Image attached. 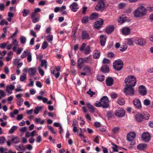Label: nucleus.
I'll list each match as a JSON object with an SVG mask.
<instances>
[{"label": "nucleus", "instance_id": "f257e3e1", "mask_svg": "<svg viewBox=\"0 0 153 153\" xmlns=\"http://www.w3.org/2000/svg\"><path fill=\"white\" fill-rule=\"evenodd\" d=\"M125 83L126 85H130L131 86H134L136 83V78L134 76H128L126 78Z\"/></svg>", "mask_w": 153, "mask_h": 153}, {"label": "nucleus", "instance_id": "f03ea898", "mask_svg": "<svg viewBox=\"0 0 153 153\" xmlns=\"http://www.w3.org/2000/svg\"><path fill=\"white\" fill-rule=\"evenodd\" d=\"M123 62L120 59L116 60L113 64V67L117 71H120L123 68Z\"/></svg>", "mask_w": 153, "mask_h": 153}, {"label": "nucleus", "instance_id": "7ed1b4c3", "mask_svg": "<svg viewBox=\"0 0 153 153\" xmlns=\"http://www.w3.org/2000/svg\"><path fill=\"white\" fill-rule=\"evenodd\" d=\"M149 117V116L148 114H141L140 113H138L135 116L136 120L137 121L140 122H141L143 119L148 120Z\"/></svg>", "mask_w": 153, "mask_h": 153}, {"label": "nucleus", "instance_id": "20e7f679", "mask_svg": "<svg viewBox=\"0 0 153 153\" xmlns=\"http://www.w3.org/2000/svg\"><path fill=\"white\" fill-rule=\"evenodd\" d=\"M124 92L126 95L132 96L134 94V89L130 85H126Z\"/></svg>", "mask_w": 153, "mask_h": 153}, {"label": "nucleus", "instance_id": "39448f33", "mask_svg": "<svg viewBox=\"0 0 153 153\" xmlns=\"http://www.w3.org/2000/svg\"><path fill=\"white\" fill-rule=\"evenodd\" d=\"M105 0H98V2L95 7V9L97 11H102L105 8Z\"/></svg>", "mask_w": 153, "mask_h": 153}, {"label": "nucleus", "instance_id": "423d86ee", "mask_svg": "<svg viewBox=\"0 0 153 153\" xmlns=\"http://www.w3.org/2000/svg\"><path fill=\"white\" fill-rule=\"evenodd\" d=\"M102 107L103 108H107L109 107V100L107 97L103 96L100 99Z\"/></svg>", "mask_w": 153, "mask_h": 153}, {"label": "nucleus", "instance_id": "0eeeda50", "mask_svg": "<svg viewBox=\"0 0 153 153\" xmlns=\"http://www.w3.org/2000/svg\"><path fill=\"white\" fill-rule=\"evenodd\" d=\"M134 41L136 44L140 46H143L146 44L145 39L142 38H137L134 39Z\"/></svg>", "mask_w": 153, "mask_h": 153}, {"label": "nucleus", "instance_id": "6e6552de", "mask_svg": "<svg viewBox=\"0 0 153 153\" xmlns=\"http://www.w3.org/2000/svg\"><path fill=\"white\" fill-rule=\"evenodd\" d=\"M135 137L136 134L133 132H130L127 134V139L128 140L131 142V145L134 144L133 142V141H134V140L135 138Z\"/></svg>", "mask_w": 153, "mask_h": 153}, {"label": "nucleus", "instance_id": "1a4fd4ad", "mask_svg": "<svg viewBox=\"0 0 153 153\" xmlns=\"http://www.w3.org/2000/svg\"><path fill=\"white\" fill-rule=\"evenodd\" d=\"M142 140L144 142H149L150 140L151 136L149 134L148 132H144L142 135Z\"/></svg>", "mask_w": 153, "mask_h": 153}, {"label": "nucleus", "instance_id": "9d476101", "mask_svg": "<svg viewBox=\"0 0 153 153\" xmlns=\"http://www.w3.org/2000/svg\"><path fill=\"white\" fill-rule=\"evenodd\" d=\"M125 114V111L122 108H119L115 111V114L117 116L122 117L124 116Z\"/></svg>", "mask_w": 153, "mask_h": 153}, {"label": "nucleus", "instance_id": "9b49d317", "mask_svg": "<svg viewBox=\"0 0 153 153\" xmlns=\"http://www.w3.org/2000/svg\"><path fill=\"white\" fill-rule=\"evenodd\" d=\"M133 103L135 107L138 109L141 108L142 106L141 102L140 100L138 99H135L133 100Z\"/></svg>", "mask_w": 153, "mask_h": 153}, {"label": "nucleus", "instance_id": "f8f14e48", "mask_svg": "<svg viewBox=\"0 0 153 153\" xmlns=\"http://www.w3.org/2000/svg\"><path fill=\"white\" fill-rule=\"evenodd\" d=\"M81 36L82 39L83 40H89L91 38L90 35L86 31H82Z\"/></svg>", "mask_w": 153, "mask_h": 153}, {"label": "nucleus", "instance_id": "ddd939ff", "mask_svg": "<svg viewBox=\"0 0 153 153\" xmlns=\"http://www.w3.org/2000/svg\"><path fill=\"white\" fill-rule=\"evenodd\" d=\"M103 24V20L101 19L100 20L97 21L94 23V27L95 28L99 29L102 27Z\"/></svg>", "mask_w": 153, "mask_h": 153}, {"label": "nucleus", "instance_id": "4468645a", "mask_svg": "<svg viewBox=\"0 0 153 153\" xmlns=\"http://www.w3.org/2000/svg\"><path fill=\"white\" fill-rule=\"evenodd\" d=\"M138 91L140 95L143 96L146 95L147 94V91L145 87L143 85H140L139 87Z\"/></svg>", "mask_w": 153, "mask_h": 153}, {"label": "nucleus", "instance_id": "2eb2a0df", "mask_svg": "<svg viewBox=\"0 0 153 153\" xmlns=\"http://www.w3.org/2000/svg\"><path fill=\"white\" fill-rule=\"evenodd\" d=\"M69 7L72 11L74 12L77 11L79 9L78 4L75 2H73L69 6Z\"/></svg>", "mask_w": 153, "mask_h": 153}, {"label": "nucleus", "instance_id": "dca6fc26", "mask_svg": "<svg viewBox=\"0 0 153 153\" xmlns=\"http://www.w3.org/2000/svg\"><path fill=\"white\" fill-rule=\"evenodd\" d=\"M28 72L30 77L33 76L36 73V69L34 67L30 68L28 69Z\"/></svg>", "mask_w": 153, "mask_h": 153}, {"label": "nucleus", "instance_id": "f3484780", "mask_svg": "<svg viewBox=\"0 0 153 153\" xmlns=\"http://www.w3.org/2000/svg\"><path fill=\"white\" fill-rule=\"evenodd\" d=\"M130 29L127 27H125L122 30V33L125 35H128L130 33Z\"/></svg>", "mask_w": 153, "mask_h": 153}, {"label": "nucleus", "instance_id": "a211bd4d", "mask_svg": "<svg viewBox=\"0 0 153 153\" xmlns=\"http://www.w3.org/2000/svg\"><path fill=\"white\" fill-rule=\"evenodd\" d=\"M106 84L108 86H111L113 83V79L111 77H108L106 79Z\"/></svg>", "mask_w": 153, "mask_h": 153}, {"label": "nucleus", "instance_id": "6ab92c4d", "mask_svg": "<svg viewBox=\"0 0 153 153\" xmlns=\"http://www.w3.org/2000/svg\"><path fill=\"white\" fill-rule=\"evenodd\" d=\"M100 37L101 45L102 46H104L105 45L106 43V37L105 36L101 35L100 36Z\"/></svg>", "mask_w": 153, "mask_h": 153}, {"label": "nucleus", "instance_id": "aec40b11", "mask_svg": "<svg viewBox=\"0 0 153 153\" xmlns=\"http://www.w3.org/2000/svg\"><path fill=\"white\" fill-rule=\"evenodd\" d=\"M138 8V9H139L140 11V13H142L143 14H142V16H143L145 15L147 11V9L145 8L143 6H140Z\"/></svg>", "mask_w": 153, "mask_h": 153}, {"label": "nucleus", "instance_id": "412c9836", "mask_svg": "<svg viewBox=\"0 0 153 153\" xmlns=\"http://www.w3.org/2000/svg\"><path fill=\"white\" fill-rule=\"evenodd\" d=\"M84 63L83 59L80 58L78 59L77 61V66L79 69H81L82 68Z\"/></svg>", "mask_w": 153, "mask_h": 153}, {"label": "nucleus", "instance_id": "4be33fe9", "mask_svg": "<svg viewBox=\"0 0 153 153\" xmlns=\"http://www.w3.org/2000/svg\"><path fill=\"white\" fill-rule=\"evenodd\" d=\"M114 26L111 25L107 27L106 29V33L108 34H111L114 30Z\"/></svg>", "mask_w": 153, "mask_h": 153}, {"label": "nucleus", "instance_id": "5701e85b", "mask_svg": "<svg viewBox=\"0 0 153 153\" xmlns=\"http://www.w3.org/2000/svg\"><path fill=\"white\" fill-rule=\"evenodd\" d=\"M31 18L32 19V22L33 23H36L38 22L39 19V17H36V14L34 13H32L31 15Z\"/></svg>", "mask_w": 153, "mask_h": 153}, {"label": "nucleus", "instance_id": "b1692460", "mask_svg": "<svg viewBox=\"0 0 153 153\" xmlns=\"http://www.w3.org/2000/svg\"><path fill=\"white\" fill-rule=\"evenodd\" d=\"M147 145L146 144H140L137 146V148L140 150H143L147 148Z\"/></svg>", "mask_w": 153, "mask_h": 153}, {"label": "nucleus", "instance_id": "393cba45", "mask_svg": "<svg viewBox=\"0 0 153 153\" xmlns=\"http://www.w3.org/2000/svg\"><path fill=\"white\" fill-rule=\"evenodd\" d=\"M99 14L97 13H93L91 14L89 18L91 20H94L98 17Z\"/></svg>", "mask_w": 153, "mask_h": 153}, {"label": "nucleus", "instance_id": "a878e982", "mask_svg": "<svg viewBox=\"0 0 153 153\" xmlns=\"http://www.w3.org/2000/svg\"><path fill=\"white\" fill-rule=\"evenodd\" d=\"M126 44L127 46L128 45L130 46L133 45L134 43V40L132 38H128L126 39Z\"/></svg>", "mask_w": 153, "mask_h": 153}, {"label": "nucleus", "instance_id": "bb28decb", "mask_svg": "<svg viewBox=\"0 0 153 153\" xmlns=\"http://www.w3.org/2000/svg\"><path fill=\"white\" fill-rule=\"evenodd\" d=\"M142 14H143L142 13H140V11L139 9H138V7L137 9L135 10L134 13V15L135 17H141L142 16Z\"/></svg>", "mask_w": 153, "mask_h": 153}, {"label": "nucleus", "instance_id": "cd10ccee", "mask_svg": "<svg viewBox=\"0 0 153 153\" xmlns=\"http://www.w3.org/2000/svg\"><path fill=\"white\" fill-rule=\"evenodd\" d=\"M101 71L104 73H107L109 71V67L107 65H104L101 68Z\"/></svg>", "mask_w": 153, "mask_h": 153}, {"label": "nucleus", "instance_id": "c85d7f7f", "mask_svg": "<svg viewBox=\"0 0 153 153\" xmlns=\"http://www.w3.org/2000/svg\"><path fill=\"white\" fill-rule=\"evenodd\" d=\"M87 106L90 111L91 112H94L95 108L89 103H87Z\"/></svg>", "mask_w": 153, "mask_h": 153}, {"label": "nucleus", "instance_id": "c756f323", "mask_svg": "<svg viewBox=\"0 0 153 153\" xmlns=\"http://www.w3.org/2000/svg\"><path fill=\"white\" fill-rule=\"evenodd\" d=\"M100 56V52L98 51H95L93 56L94 59H98Z\"/></svg>", "mask_w": 153, "mask_h": 153}, {"label": "nucleus", "instance_id": "7c9ffc66", "mask_svg": "<svg viewBox=\"0 0 153 153\" xmlns=\"http://www.w3.org/2000/svg\"><path fill=\"white\" fill-rule=\"evenodd\" d=\"M83 59L84 62L88 63H90L92 59L91 56V55H89L87 57L84 58Z\"/></svg>", "mask_w": 153, "mask_h": 153}, {"label": "nucleus", "instance_id": "2f4dec72", "mask_svg": "<svg viewBox=\"0 0 153 153\" xmlns=\"http://www.w3.org/2000/svg\"><path fill=\"white\" fill-rule=\"evenodd\" d=\"M30 11L29 10L24 9L22 11L23 13V16L24 17L26 16L30 13Z\"/></svg>", "mask_w": 153, "mask_h": 153}, {"label": "nucleus", "instance_id": "473e14b6", "mask_svg": "<svg viewBox=\"0 0 153 153\" xmlns=\"http://www.w3.org/2000/svg\"><path fill=\"white\" fill-rule=\"evenodd\" d=\"M89 21V18L88 16H85L82 18L81 22L83 24H85L88 23Z\"/></svg>", "mask_w": 153, "mask_h": 153}, {"label": "nucleus", "instance_id": "72a5a7b5", "mask_svg": "<svg viewBox=\"0 0 153 153\" xmlns=\"http://www.w3.org/2000/svg\"><path fill=\"white\" fill-rule=\"evenodd\" d=\"M15 144L18 143L20 141V138L17 137L12 138L11 140Z\"/></svg>", "mask_w": 153, "mask_h": 153}, {"label": "nucleus", "instance_id": "f704fd0d", "mask_svg": "<svg viewBox=\"0 0 153 153\" xmlns=\"http://www.w3.org/2000/svg\"><path fill=\"white\" fill-rule=\"evenodd\" d=\"M42 108L43 107L42 106L36 107L34 111V113L36 114H38L39 111L41 110Z\"/></svg>", "mask_w": 153, "mask_h": 153}, {"label": "nucleus", "instance_id": "c9c22d12", "mask_svg": "<svg viewBox=\"0 0 153 153\" xmlns=\"http://www.w3.org/2000/svg\"><path fill=\"white\" fill-rule=\"evenodd\" d=\"M90 47L89 46H87L84 49V53L86 55H88L90 53Z\"/></svg>", "mask_w": 153, "mask_h": 153}, {"label": "nucleus", "instance_id": "e433bc0d", "mask_svg": "<svg viewBox=\"0 0 153 153\" xmlns=\"http://www.w3.org/2000/svg\"><path fill=\"white\" fill-rule=\"evenodd\" d=\"M126 19L124 17H120L118 19V21L120 23H123L126 21Z\"/></svg>", "mask_w": 153, "mask_h": 153}, {"label": "nucleus", "instance_id": "4c0bfd02", "mask_svg": "<svg viewBox=\"0 0 153 153\" xmlns=\"http://www.w3.org/2000/svg\"><path fill=\"white\" fill-rule=\"evenodd\" d=\"M125 101L123 99H119L117 100V102L120 105H123L124 104Z\"/></svg>", "mask_w": 153, "mask_h": 153}, {"label": "nucleus", "instance_id": "58836bf2", "mask_svg": "<svg viewBox=\"0 0 153 153\" xmlns=\"http://www.w3.org/2000/svg\"><path fill=\"white\" fill-rule=\"evenodd\" d=\"M20 41L22 44H24L26 43V39L25 37L22 36L20 38Z\"/></svg>", "mask_w": 153, "mask_h": 153}, {"label": "nucleus", "instance_id": "ea45409f", "mask_svg": "<svg viewBox=\"0 0 153 153\" xmlns=\"http://www.w3.org/2000/svg\"><path fill=\"white\" fill-rule=\"evenodd\" d=\"M17 126H13L10 130L9 131V133L10 134L13 133L14 131L17 129Z\"/></svg>", "mask_w": 153, "mask_h": 153}, {"label": "nucleus", "instance_id": "a19ab883", "mask_svg": "<svg viewBox=\"0 0 153 153\" xmlns=\"http://www.w3.org/2000/svg\"><path fill=\"white\" fill-rule=\"evenodd\" d=\"M104 77L105 76L103 75H98L97 77V79L100 82H102L105 79Z\"/></svg>", "mask_w": 153, "mask_h": 153}, {"label": "nucleus", "instance_id": "79ce46f5", "mask_svg": "<svg viewBox=\"0 0 153 153\" xmlns=\"http://www.w3.org/2000/svg\"><path fill=\"white\" fill-rule=\"evenodd\" d=\"M27 55V60L28 62H31L32 60L31 53H28Z\"/></svg>", "mask_w": 153, "mask_h": 153}, {"label": "nucleus", "instance_id": "37998d69", "mask_svg": "<svg viewBox=\"0 0 153 153\" xmlns=\"http://www.w3.org/2000/svg\"><path fill=\"white\" fill-rule=\"evenodd\" d=\"M48 46V42L46 41H45L43 42V44L42 45V48L43 49H45Z\"/></svg>", "mask_w": 153, "mask_h": 153}, {"label": "nucleus", "instance_id": "c03bdc74", "mask_svg": "<svg viewBox=\"0 0 153 153\" xmlns=\"http://www.w3.org/2000/svg\"><path fill=\"white\" fill-rule=\"evenodd\" d=\"M27 78L26 75L25 74H23L21 75L20 77V80L21 81H23Z\"/></svg>", "mask_w": 153, "mask_h": 153}, {"label": "nucleus", "instance_id": "a18cd8bd", "mask_svg": "<svg viewBox=\"0 0 153 153\" xmlns=\"http://www.w3.org/2000/svg\"><path fill=\"white\" fill-rule=\"evenodd\" d=\"M18 100L19 101H17V104L18 106H20L22 104L24 100L22 98H19Z\"/></svg>", "mask_w": 153, "mask_h": 153}, {"label": "nucleus", "instance_id": "49530a36", "mask_svg": "<svg viewBox=\"0 0 153 153\" xmlns=\"http://www.w3.org/2000/svg\"><path fill=\"white\" fill-rule=\"evenodd\" d=\"M113 116V114L112 111H109L107 112V116L108 118H110L112 117V116Z\"/></svg>", "mask_w": 153, "mask_h": 153}, {"label": "nucleus", "instance_id": "de8ad7c7", "mask_svg": "<svg viewBox=\"0 0 153 153\" xmlns=\"http://www.w3.org/2000/svg\"><path fill=\"white\" fill-rule=\"evenodd\" d=\"M111 144L113 146L112 147L113 151L114 152H118V150L117 149L118 147L117 146L113 143H112Z\"/></svg>", "mask_w": 153, "mask_h": 153}, {"label": "nucleus", "instance_id": "09e8293b", "mask_svg": "<svg viewBox=\"0 0 153 153\" xmlns=\"http://www.w3.org/2000/svg\"><path fill=\"white\" fill-rule=\"evenodd\" d=\"M83 71L89 73L90 72L91 69L88 66H86L83 68Z\"/></svg>", "mask_w": 153, "mask_h": 153}, {"label": "nucleus", "instance_id": "8fccbe9b", "mask_svg": "<svg viewBox=\"0 0 153 153\" xmlns=\"http://www.w3.org/2000/svg\"><path fill=\"white\" fill-rule=\"evenodd\" d=\"M127 48V46L125 44L124 45H123L122 46L120 47V51H125Z\"/></svg>", "mask_w": 153, "mask_h": 153}, {"label": "nucleus", "instance_id": "3c124183", "mask_svg": "<svg viewBox=\"0 0 153 153\" xmlns=\"http://www.w3.org/2000/svg\"><path fill=\"white\" fill-rule=\"evenodd\" d=\"M16 149L19 150H23L24 148L23 145L22 144H21L19 146H16Z\"/></svg>", "mask_w": 153, "mask_h": 153}, {"label": "nucleus", "instance_id": "603ef678", "mask_svg": "<svg viewBox=\"0 0 153 153\" xmlns=\"http://www.w3.org/2000/svg\"><path fill=\"white\" fill-rule=\"evenodd\" d=\"M28 53V50H26L23 53H22V54L21 55V57L23 59L27 55V54Z\"/></svg>", "mask_w": 153, "mask_h": 153}, {"label": "nucleus", "instance_id": "864d4df0", "mask_svg": "<svg viewBox=\"0 0 153 153\" xmlns=\"http://www.w3.org/2000/svg\"><path fill=\"white\" fill-rule=\"evenodd\" d=\"M47 127L48 129L51 130L52 133L53 134H55L56 133V132L54 131L53 128L51 126L48 125L47 126Z\"/></svg>", "mask_w": 153, "mask_h": 153}, {"label": "nucleus", "instance_id": "5fc2aeb1", "mask_svg": "<svg viewBox=\"0 0 153 153\" xmlns=\"http://www.w3.org/2000/svg\"><path fill=\"white\" fill-rule=\"evenodd\" d=\"M87 94L90 95L91 97H92L95 94V92L92 91H91V89H90L87 92Z\"/></svg>", "mask_w": 153, "mask_h": 153}, {"label": "nucleus", "instance_id": "6e6d98bb", "mask_svg": "<svg viewBox=\"0 0 153 153\" xmlns=\"http://www.w3.org/2000/svg\"><path fill=\"white\" fill-rule=\"evenodd\" d=\"M86 44L85 43H83L80 48V51H82L84 50L85 48L86 47Z\"/></svg>", "mask_w": 153, "mask_h": 153}, {"label": "nucleus", "instance_id": "4d7b16f0", "mask_svg": "<svg viewBox=\"0 0 153 153\" xmlns=\"http://www.w3.org/2000/svg\"><path fill=\"white\" fill-rule=\"evenodd\" d=\"M150 101L148 99H145L143 101L144 105L147 106L149 105L150 104Z\"/></svg>", "mask_w": 153, "mask_h": 153}, {"label": "nucleus", "instance_id": "13d9d810", "mask_svg": "<svg viewBox=\"0 0 153 153\" xmlns=\"http://www.w3.org/2000/svg\"><path fill=\"white\" fill-rule=\"evenodd\" d=\"M6 139L4 137H0V143L3 144L4 143Z\"/></svg>", "mask_w": 153, "mask_h": 153}, {"label": "nucleus", "instance_id": "bf43d9fd", "mask_svg": "<svg viewBox=\"0 0 153 153\" xmlns=\"http://www.w3.org/2000/svg\"><path fill=\"white\" fill-rule=\"evenodd\" d=\"M15 88V86L14 85H8L6 88V89H9L12 91Z\"/></svg>", "mask_w": 153, "mask_h": 153}, {"label": "nucleus", "instance_id": "052dcab7", "mask_svg": "<svg viewBox=\"0 0 153 153\" xmlns=\"http://www.w3.org/2000/svg\"><path fill=\"white\" fill-rule=\"evenodd\" d=\"M102 62L103 64H108L110 63V61L108 59L105 58L103 59Z\"/></svg>", "mask_w": 153, "mask_h": 153}, {"label": "nucleus", "instance_id": "680f3d73", "mask_svg": "<svg viewBox=\"0 0 153 153\" xmlns=\"http://www.w3.org/2000/svg\"><path fill=\"white\" fill-rule=\"evenodd\" d=\"M38 69L40 75L42 76H43L44 75V71L42 70L41 68L40 67H39Z\"/></svg>", "mask_w": 153, "mask_h": 153}, {"label": "nucleus", "instance_id": "e2e57ef3", "mask_svg": "<svg viewBox=\"0 0 153 153\" xmlns=\"http://www.w3.org/2000/svg\"><path fill=\"white\" fill-rule=\"evenodd\" d=\"M46 39L48 41H52L53 40V36L52 35H49L47 36Z\"/></svg>", "mask_w": 153, "mask_h": 153}, {"label": "nucleus", "instance_id": "0e129e2a", "mask_svg": "<svg viewBox=\"0 0 153 153\" xmlns=\"http://www.w3.org/2000/svg\"><path fill=\"white\" fill-rule=\"evenodd\" d=\"M7 45V43H1L0 44V48L2 49H4Z\"/></svg>", "mask_w": 153, "mask_h": 153}, {"label": "nucleus", "instance_id": "69168bd1", "mask_svg": "<svg viewBox=\"0 0 153 153\" xmlns=\"http://www.w3.org/2000/svg\"><path fill=\"white\" fill-rule=\"evenodd\" d=\"M47 64V62L45 60H43L41 61L40 66L41 67H43L45 65Z\"/></svg>", "mask_w": 153, "mask_h": 153}, {"label": "nucleus", "instance_id": "338daca9", "mask_svg": "<svg viewBox=\"0 0 153 153\" xmlns=\"http://www.w3.org/2000/svg\"><path fill=\"white\" fill-rule=\"evenodd\" d=\"M5 8V5L3 3H0V11H2L4 10Z\"/></svg>", "mask_w": 153, "mask_h": 153}, {"label": "nucleus", "instance_id": "774afa93", "mask_svg": "<svg viewBox=\"0 0 153 153\" xmlns=\"http://www.w3.org/2000/svg\"><path fill=\"white\" fill-rule=\"evenodd\" d=\"M107 56L108 57L112 58L114 57V55L113 53L110 52L108 53Z\"/></svg>", "mask_w": 153, "mask_h": 153}]
</instances>
